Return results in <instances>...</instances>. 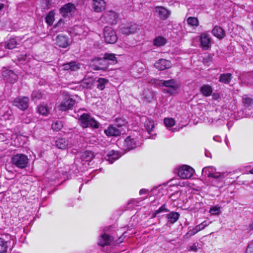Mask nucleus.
I'll use <instances>...</instances> for the list:
<instances>
[{
    "mask_svg": "<svg viewBox=\"0 0 253 253\" xmlns=\"http://www.w3.org/2000/svg\"><path fill=\"white\" fill-rule=\"evenodd\" d=\"M62 70L70 71H76L80 68V64L75 61H72L63 64L61 66Z\"/></svg>",
    "mask_w": 253,
    "mask_h": 253,
    "instance_id": "nucleus-18",
    "label": "nucleus"
},
{
    "mask_svg": "<svg viewBox=\"0 0 253 253\" xmlns=\"http://www.w3.org/2000/svg\"><path fill=\"white\" fill-rule=\"evenodd\" d=\"M212 34L219 39H221L225 36L224 31L219 26H215L212 31Z\"/></svg>",
    "mask_w": 253,
    "mask_h": 253,
    "instance_id": "nucleus-26",
    "label": "nucleus"
},
{
    "mask_svg": "<svg viewBox=\"0 0 253 253\" xmlns=\"http://www.w3.org/2000/svg\"><path fill=\"white\" fill-rule=\"evenodd\" d=\"M11 163L13 165L19 169H24L28 166L29 159L25 154H16L12 157Z\"/></svg>",
    "mask_w": 253,
    "mask_h": 253,
    "instance_id": "nucleus-4",
    "label": "nucleus"
},
{
    "mask_svg": "<svg viewBox=\"0 0 253 253\" xmlns=\"http://www.w3.org/2000/svg\"><path fill=\"white\" fill-rule=\"evenodd\" d=\"M165 191V190L160 186L154 187L151 190L152 194L157 196V198L161 197Z\"/></svg>",
    "mask_w": 253,
    "mask_h": 253,
    "instance_id": "nucleus-31",
    "label": "nucleus"
},
{
    "mask_svg": "<svg viewBox=\"0 0 253 253\" xmlns=\"http://www.w3.org/2000/svg\"><path fill=\"white\" fill-rule=\"evenodd\" d=\"M49 2L48 0H42V6L43 8H49Z\"/></svg>",
    "mask_w": 253,
    "mask_h": 253,
    "instance_id": "nucleus-50",
    "label": "nucleus"
},
{
    "mask_svg": "<svg viewBox=\"0 0 253 253\" xmlns=\"http://www.w3.org/2000/svg\"><path fill=\"white\" fill-rule=\"evenodd\" d=\"M79 155L81 160L86 162H90L94 157L93 153L90 151L80 152Z\"/></svg>",
    "mask_w": 253,
    "mask_h": 253,
    "instance_id": "nucleus-24",
    "label": "nucleus"
},
{
    "mask_svg": "<svg viewBox=\"0 0 253 253\" xmlns=\"http://www.w3.org/2000/svg\"><path fill=\"white\" fill-rule=\"evenodd\" d=\"M116 122L117 126L119 127L124 126L126 124V121L121 119H116Z\"/></svg>",
    "mask_w": 253,
    "mask_h": 253,
    "instance_id": "nucleus-48",
    "label": "nucleus"
},
{
    "mask_svg": "<svg viewBox=\"0 0 253 253\" xmlns=\"http://www.w3.org/2000/svg\"><path fill=\"white\" fill-rule=\"evenodd\" d=\"M179 214L177 212L171 211L169 213L167 214V217L168 219V222L170 223L173 224L178 219Z\"/></svg>",
    "mask_w": 253,
    "mask_h": 253,
    "instance_id": "nucleus-29",
    "label": "nucleus"
},
{
    "mask_svg": "<svg viewBox=\"0 0 253 253\" xmlns=\"http://www.w3.org/2000/svg\"><path fill=\"white\" fill-rule=\"evenodd\" d=\"M167 43V40L164 37L159 36L153 40L154 45L157 47L164 46Z\"/></svg>",
    "mask_w": 253,
    "mask_h": 253,
    "instance_id": "nucleus-28",
    "label": "nucleus"
},
{
    "mask_svg": "<svg viewBox=\"0 0 253 253\" xmlns=\"http://www.w3.org/2000/svg\"><path fill=\"white\" fill-rule=\"evenodd\" d=\"M224 141H225V143L226 145V146L229 147V146H230V143H229V141L227 138V136H225V139H224Z\"/></svg>",
    "mask_w": 253,
    "mask_h": 253,
    "instance_id": "nucleus-56",
    "label": "nucleus"
},
{
    "mask_svg": "<svg viewBox=\"0 0 253 253\" xmlns=\"http://www.w3.org/2000/svg\"><path fill=\"white\" fill-rule=\"evenodd\" d=\"M3 76L6 82L11 84L14 83L17 80V76L13 71L10 70L4 71Z\"/></svg>",
    "mask_w": 253,
    "mask_h": 253,
    "instance_id": "nucleus-19",
    "label": "nucleus"
},
{
    "mask_svg": "<svg viewBox=\"0 0 253 253\" xmlns=\"http://www.w3.org/2000/svg\"><path fill=\"white\" fill-rule=\"evenodd\" d=\"M24 36H18L10 38L6 42L0 44V57L5 56L4 50L6 48L12 49L20 45L23 40Z\"/></svg>",
    "mask_w": 253,
    "mask_h": 253,
    "instance_id": "nucleus-2",
    "label": "nucleus"
},
{
    "mask_svg": "<svg viewBox=\"0 0 253 253\" xmlns=\"http://www.w3.org/2000/svg\"><path fill=\"white\" fill-rule=\"evenodd\" d=\"M138 29V26L135 24L130 23L122 24L119 28V31L123 34L129 35L134 33Z\"/></svg>",
    "mask_w": 253,
    "mask_h": 253,
    "instance_id": "nucleus-12",
    "label": "nucleus"
},
{
    "mask_svg": "<svg viewBox=\"0 0 253 253\" xmlns=\"http://www.w3.org/2000/svg\"><path fill=\"white\" fill-rule=\"evenodd\" d=\"M212 91L213 89L212 87L209 84H204L200 88V91L201 93L205 96H210L211 94Z\"/></svg>",
    "mask_w": 253,
    "mask_h": 253,
    "instance_id": "nucleus-27",
    "label": "nucleus"
},
{
    "mask_svg": "<svg viewBox=\"0 0 253 253\" xmlns=\"http://www.w3.org/2000/svg\"><path fill=\"white\" fill-rule=\"evenodd\" d=\"M200 43L201 47L204 50H208L210 47L211 40L207 33H202L200 36Z\"/></svg>",
    "mask_w": 253,
    "mask_h": 253,
    "instance_id": "nucleus-15",
    "label": "nucleus"
},
{
    "mask_svg": "<svg viewBox=\"0 0 253 253\" xmlns=\"http://www.w3.org/2000/svg\"><path fill=\"white\" fill-rule=\"evenodd\" d=\"M92 79H84L82 81V85L85 88H90L92 85Z\"/></svg>",
    "mask_w": 253,
    "mask_h": 253,
    "instance_id": "nucleus-43",
    "label": "nucleus"
},
{
    "mask_svg": "<svg viewBox=\"0 0 253 253\" xmlns=\"http://www.w3.org/2000/svg\"><path fill=\"white\" fill-rule=\"evenodd\" d=\"M232 75L230 73H224L220 75L219 81L222 83L228 84L232 79Z\"/></svg>",
    "mask_w": 253,
    "mask_h": 253,
    "instance_id": "nucleus-30",
    "label": "nucleus"
},
{
    "mask_svg": "<svg viewBox=\"0 0 253 253\" xmlns=\"http://www.w3.org/2000/svg\"><path fill=\"white\" fill-rule=\"evenodd\" d=\"M230 172H219L212 166L204 167L202 169V175L213 178L212 183L217 187H222L226 178H228Z\"/></svg>",
    "mask_w": 253,
    "mask_h": 253,
    "instance_id": "nucleus-1",
    "label": "nucleus"
},
{
    "mask_svg": "<svg viewBox=\"0 0 253 253\" xmlns=\"http://www.w3.org/2000/svg\"><path fill=\"white\" fill-rule=\"evenodd\" d=\"M74 29L77 32V34L79 35H84V32L82 31V29L81 27L79 26H75Z\"/></svg>",
    "mask_w": 253,
    "mask_h": 253,
    "instance_id": "nucleus-53",
    "label": "nucleus"
},
{
    "mask_svg": "<svg viewBox=\"0 0 253 253\" xmlns=\"http://www.w3.org/2000/svg\"><path fill=\"white\" fill-rule=\"evenodd\" d=\"M194 169L188 165H183L177 168L178 176L181 179L190 178L194 173Z\"/></svg>",
    "mask_w": 253,
    "mask_h": 253,
    "instance_id": "nucleus-6",
    "label": "nucleus"
},
{
    "mask_svg": "<svg viewBox=\"0 0 253 253\" xmlns=\"http://www.w3.org/2000/svg\"><path fill=\"white\" fill-rule=\"evenodd\" d=\"M229 124H230V123H228L227 124V127H228V129H230V127L232 126V124H231V125H230V126Z\"/></svg>",
    "mask_w": 253,
    "mask_h": 253,
    "instance_id": "nucleus-61",
    "label": "nucleus"
},
{
    "mask_svg": "<svg viewBox=\"0 0 253 253\" xmlns=\"http://www.w3.org/2000/svg\"><path fill=\"white\" fill-rule=\"evenodd\" d=\"M79 121L81 126L84 128L91 127L94 128H98L99 127V123L87 114H83L81 115Z\"/></svg>",
    "mask_w": 253,
    "mask_h": 253,
    "instance_id": "nucleus-5",
    "label": "nucleus"
},
{
    "mask_svg": "<svg viewBox=\"0 0 253 253\" xmlns=\"http://www.w3.org/2000/svg\"><path fill=\"white\" fill-rule=\"evenodd\" d=\"M29 98L26 96H19L12 101L13 106L22 111L26 110L29 106Z\"/></svg>",
    "mask_w": 253,
    "mask_h": 253,
    "instance_id": "nucleus-10",
    "label": "nucleus"
},
{
    "mask_svg": "<svg viewBox=\"0 0 253 253\" xmlns=\"http://www.w3.org/2000/svg\"><path fill=\"white\" fill-rule=\"evenodd\" d=\"M187 22L191 26L197 27L199 25V21L196 17H189L187 18Z\"/></svg>",
    "mask_w": 253,
    "mask_h": 253,
    "instance_id": "nucleus-39",
    "label": "nucleus"
},
{
    "mask_svg": "<svg viewBox=\"0 0 253 253\" xmlns=\"http://www.w3.org/2000/svg\"><path fill=\"white\" fill-rule=\"evenodd\" d=\"M164 123L167 127H170L175 125V120L172 118H166L164 120Z\"/></svg>",
    "mask_w": 253,
    "mask_h": 253,
    "instance_id": "nucleus-41",
    "label": "nucleus"
},
{
    "mask_svg": "<svg viewBox=\"0 0 253 253\" xmlns=\"http://www.w3.org/2000/svg\"><path fill=\"white\" fill-rule=\"evenodd\" d=\"M247 232H251L253 230V219L251 221V223L245 229Z\"/></svg>",
    "mask_w": 253,
    "mask_h": 253,
    "instance_id": "nucleus-51",
    "label": "nucleus"
},
{
    "mask_svg": "<svg viewBox=\"0 0 253 253\" xmlns=\"http://www.w3.org/2000/svg\"><path fill=\"white\" fill-rule=\"evenodd\" d=\"M108 83V80L105 78H100L96 81V87L102 90L105 87L106 84Z\"/></svg>",
    "mask_w": 253,
    "mask_h": 253,
    "instance_id": "nucleus-32",
    "label": "nucleus"
},
{
    "mask_svg": "<svg viewBox=\"0 0 253 253\" xmlns=\"http://www.w3.org/2000/svg\"><path fill=\"white\" fill-rule=\"evenodd\" d=\"M197 247L198 246L196 245V244H194L190 247V250L192 251L196 252L198 250Z\"/></svg>",
    "mask_w": 253,
    "mask_h": 253,
    "instance_id": "nucleus-54",
    "label": "nucleus"
},
{
    "mask_svg": "<svg viewBox=\"0 0 253 253\" xmlns=\"http://www.w3.org/2000/svg\"><path fill=\"white\" fill-rule=\"evenodd\" d=\"M155 67L159 70H164L171 67L172 64L170 61L160 59L158 60L154 64Z\"/></svg>",
    "mask_w": 253,
    "mask_h": 253,
    "instance_id": "nucleus-16",
    "label": "nucleus"
},
{
    "mask_svg": "<svg viewBox=\"0 0 253 253\" xmlns=\"http://www.w3.org/2000/svg\"><path fill=\"white\" fill-rule=\"evenodd\" d=\"M56 44L62 48H66L70 45L67 37L63 35H58L56 37Z\"/></svg>",
    "mask_w": 253,
    "mask_h": 253,
    "instance_id": "nucleus-20",
    "label": "nucleus"
},
{
    "mask_svg": "<svg viewBox=\"0 0 253 253\" xmlns=\"http://www.w3.org/2000/svg\"><path fill=\"white\" fill-rule=\"evenodd\" d=\"M144 126L149 134H150L154 128V123L152 120L147 119L144 123Z\"/></svg>",
    "mask_w": 253,
    "mask_h": 253,
    "instance_id": "nucleus-35",
    "label": "nucleus"
},
{
    "mask_svg": "<svg viewBox=\"0 0 253 253\" xmlns=\"http://www.w3.org/2000/svg\"><path fill=\"white\" fill-rule=\"evenodd\" d=\"M63 127V124L61 121H56L52 124V128L54 130L59 131Z\"/></svg>",
    "mask_w": 253,
    "mask_h": 253,
    "instance_id": "nucleus-44",
    "label": "nucleus"
},
{
    "mask_svg": "<svg viewBox=\"0 0 253 253\" xmlns=\"http://www.w3.org/2000/svg\"><path fill=\"white\" fill-rule=\"evenodd\" d=\"M139 145L138 139L133 135H130L125 139L124 143V149L125 151H129Z\"/></svg>",
    "mask_w": 253,
    "mask_h": 253,
    "instance_id": "nucleus-11",
    "label": "nucleus"
},
{
    "mask_svg": "<svg viewBox=\"0 0 253 253\" xmlns=\"http://www.w3.org/2000/svg\"><path fill=\"white\" fill-rule=\"evenodd\" d=\"M194 228L195 229V230H196L197 233L201 230L200 226H198V225L196 226L195 227H194Z\"/></svg>",
    "mask_w": 253,
    "mask_h": 253,
    "instance_id": "nucleus-58",
    "label": "nucleus"
},
{
    "mask_svg": "<svg viewBox=\"0 0 253 253\" xmlns=\"http://www.w3.org/2000/svg\"><path fill=\"white\" fill-rule=\"evenodd\" d=\"M57 147L61 149H64L68 145V142L64 138H59L55 142Z\"/></svg>",
    "mask_w": 253,
    "mask_h": 253,
    "instance_id": "nucleus-34",
    "label": "nucleus"
},
{
    "mask_svg": "<svg viewBox=\"0 0 253 253\" xmlns=\"http://www.w3.org/2000/svg\"><path fill=\"white\" fill-rule=\"evenodd\" d=\"M4 7V4L0 2V10H1Z\"/></svg>",
    "mask_w": 253,
    "mask_h": 253,
    "instance_id": "nucleus-60",
    "label": "nucleus"
},
{
    "mask_svg": "<svg viewBox=\"0 0 253 253\" xmlns=\"http://www.w3.org/2000/svg\"><path fill=\"white\" fill-rule=\"evenodd\" d=\"M76 10L75 6L71 3H68L65 4L60 8V12L64 17H70L75 12Z\"/></svg>",
    "mask_w": 253,
    "mask_h": 253,
    "instance_id": "nucleus-13",
    "label": "nucleus"
},
{
    "mask_svg": "<svg viewBox=\"0 0 253 253\" xmlns=\"http://www.w3.org/2000/svg\"><path fill=\"white\" fill-rule=\"evenodd\" d=\"M105 8V2L104 0H93V9L94 11L99 12Z\"/></svg>",
    "mask_w": 253,
    "mask_h": 253,
    "instance_id": "nucleus-21",
    "label": "nucleus"
},
{
    "mask_svg": "<svg viewBox=\"0 0 253 253\" xmlns=\"http://www.w3.org/2000/svg\"><path fill=\"white\" fill-rule=\"evenodd\" d=\"M150 137L152 139H155V135H152V136H150Z\"/></svg>",
    "mask_w": 253,
    "mask_h": 253,
    "instance_id": "nucleus-62",
    "label": "nucleus"
},
{
    "mask_svg": "<svg viewBox=\"0 0 253 253\" xmlns=\"http://www.w3.org/2000/svg\"><path fill=\"white\" fill-rule=\"evenodd\" d=\"M113 241L111 236L104 233L102 235L99 239L98 244L101 246H105L111 244Z\"/></svg>",
    "mask_w": 253,
    "mask_h": 253,
    "instance_id": "nucleus-23",
    "label": "nucleus"
},
{
    "mask_svg": "<svg viewBox=\"0 0 253 253\" xmlns=\"http://www.w3.org/2000/svg\"><path fill=\"white\" fill-rule=\"evenodd\" d=\"M143 98L147 102H150L154 97V93L149 89L145 90L143 93Z\"/></svg>",
    "mask_w": 253,
    "mask_h": 253,
    "instance_id": "nucleus-33",
    "label": "nucleus"
},
{
    "mask_svg": "<svg viewBox=\"0 0 253 253\" xmlns=\"http://www.w3.org/2000/svg\"><path fill=\"white\" fill-rule=\"evenodd\" d=\"M169 211V210L166 208V204H164L158 210L154 211L153 213V216L156 217L159 213L163 212H168Z\"/></svg>",
    "mask_w": 253,
    "mask_h": 253,
    "instance_id": "nucleus-46",
    "label": "nucleus"
},
{
    "mask_svg": "<svg viewBox=\"0 0 253 253\" xmlns=\"http://www.w3.org/2000/svg\"><path fill=\"white\" fill-rule=\"evenodd\" d=\"M246 253H253V242L251 243L248 245Z\"/></svg>",
    "mask_w": 253,
    "mask_h": 253,
    "instance_id": "nucleus-49",
    "label": "nucleus"
},
{
    "mask_svg": "<svg viewBox=\"0 0 253 253\" xmlns=\"http://www.w3.org/2000/svg\"><path fill=\"white\" fill-rule=\"evenodd\" d=\"M158 85L160 86H165L168 89L164 90V92L172 94L173 92L178 87V85L174 79H170L169 80H161L158 83Z\"/></svg>",
    "mask_w": 253,
    "mask_h": 253,
    "instance_id": "nucleus-7",
    "label": "nucleus"
},
{
    "mask_svg": "<svg viewBox=\"0 0 253 253\" xmlns=\"http://www.w3.org/2000/svg\"><path fill=\"white\" fill-rule=\"evenodd\" d=\"M210 212L212 215H219L221 213V207L218 205L211 207Z\"/></svg>",
    "mask_w": 253,
    "mask_h": 253,
    "instance_id": "nucleus-38",
    "label": "nucleus"
},
{
    "mask_svg": "<svg viewBox=\"0 0 253 253\" xmlns=\"http://www.w3.org/2000/svg\"><path fill=\"white\" fill-rule=\"evenodd\" d=\"M121 238H120L119 239V240H120L119 242H120V243L122 242V240H121Z\"/></svg>",
    "mask_w": 253,
    "mask_h": 253,
    "instance_id": "nucleus-64",
    "label": "nucleus"
},
{
    "mask_svg": "<svg viewBox=\"0 0 253 253\" xmlns=\"http://www.w3.org/2000/svg\"><path fill=\"white\" fill-rule=\"evenodd\" d=\"M242 102L244 104V105L245 108L250 110L251 107L253 104V99L251 97L244 96L243 97Z\"/></svg>",
    "mask_w": 253,
    "mask_h": 253,
    "instance_id": "nucleus-36",
    "label": "nucleus"
},
{
    "mask_svg": "<svg viewBox=\"0 0 253 253\" xmlns=\"http://www.w3.org/2000/svg\"><path fill=\"white\" fill-rule=\"evenodd\" d=\"M210 223L208 222L207 221H204L200 224L198 225V226H200L201 230L204 229L206 227L209 225Z\"/></svg>",
    "mask_w": 253,
    "mask_h": 253,
    "instance_id": "nucleus-52",
    "label": "nucleus"
},
{
    "mask_svg": "<svg viewBox=\"0 0 253 253\" xmlns=\"http://www.w3.org/2000/svg\"><path fill=\"white\" fill-rule=\"evenodd\" d=\"M104 37L106 43H115L118 39L116 32L110 27H106L104 30Z\"/></svg>",
    "mask_w": 253,
    "mask_h": 253,
    "instance_id": "nucleus-8",
    "label": "nucleus"
},
{
    "mask_svg": "<svg viewBox=\"0 0 253 253\" xmlns=\"http://www.w3.org/2000/svg\"><path fill=\"white\" fill-rule=\"evenodd\" d=\"M8 248L7 242L0 238V253H6Z\"/></svg>",
    "mask_w": 253,
    "mask_h": 253,
    "instance_id": "nucleus-37",
    "label": "nucleus"
},
{
    "mask_svg": "<svg viewBox=\"0 0 253 253\" xmlns=\"http://www.w3.org/2000/svg\"><path fill=\"white\" fill-rule=\"evenodd\" d=\"M137 203V201L136 200H133L131 201V204L133 205H136V204Z\"/></svg>",
    "mask_w": 253,
    "mask_h": 253,
    "instance_id": "nucleus-59",
    "label": "nucleus"
},
{
    "mask_svg": "<svg viewBox=\"0 0 253 253\" xmlns=\"http://www.w3.org/2000/svg\"><path fill=\"white\" fill-rule=\"evenodd\" d=\"M105 134L109 136H117L120 135V130L113 126H110L104 130Z\"/></svg>",
    "mask_w": 253,
    "mask_h": 253,
    "instance_id": "nucleus-22",
    "label": "nucleus"
},
{
    "mask_svg": "<svg viewBox=\"0 0 253 253\" xmlns=\"http://www.w3.org/2000/svg\"><path fill=\"white\" fill-rule=\"evenodd\" d=\"M120 157L121 155L118 152L112 150L108 153L106 156V160L111 164Z\"/></svg>",
    "mask_w": 253,
    "mask_h": 253,
    "instance_id": "nucleus-25",
    "label": "nucleus"
},
{
    "mask_svg": "<svg viewBox=\"0 0 253 253\" xmlns=\"http://www.w3.org/2000/svg\"><path fill=\"white\" fill-rule=\"evenodd\" d=\"M148 190L146 189H142L139 191V194L140 195H143L147 193L148 192Z\"/></svg>",
    "mask_w": 253,
    "mask_h": 253,
    "instance_id": "nucleus-55",
    "label": "nucleus"
},
{
    "mask_svg": "<svg viewBox=\"0 0 253 253\" xmlns=\"http://www.w3.org/2000/svg\"><path fill=\"white\" fill-rule=\"evenodd\" d=\"M45 20L46 23L48 25H52L54 21V12L52 11H50L46 15L45 17Z\"/></svg>",
    "mask_w": 253,
    "mask_h": 253,
    "instance_id": "nucleus-42",
    "label": "nucleus"
},
{
    "mask_svg": "<svg viewBox=\"0 0 253 253\" xmlns=\"http://www.w3.org/2000/svg\"><path fill=\"white\" fill-rule=\"evenodd\" d=\"M42 95L41 91L40 90H35L33 92L31 95V98L33 101H36L42 98Z\"/></svg>",
    "mask_w": 253,
    "mask_h": 253,
    "instance_id": "nucleus-40",
    "label": "nucleus"
},
{
    "mask_svg": "<svg viewBox=\"0 0 253 253\" xmlns=\"http://www.w3.org/2000/svg\"><path fill=\"white\" fill-rule=\"evenodd\" d=\"M213 139L214 141L217 142H220L221 140V138L218 136H214Z\"/></svg>",
    "mask_w": 253,
    "mask_h": 253,
    "instance_id": "nucleus-57",
    "label": "nucleus"
},
{
    "mask_svg": "<svg viewBox=\"0 0 253 253\" xmlns=\"http://www.w3.org/2000/svg\"><path fill=\"white\" fill-rule=\"evenodd\" d=\"M110 61L112 64L117 63V60L115 56V54L112 53H105L104 55L103 58L100 60V63L103 64L102 66L96 67V70H105L108 67V61Z\"/></svg>",
    "mask_w": 253,
    "mask_h": 253,
    "instance_id": "nucleus-9",
    "label": "nucleus"
},
{
    "mask_svg": "<svg viewBox=\"0 0 253 253\" xmlns=\"http://www.w3.org/2000/svg\"><path fill=\"white\" fill-rule=\"evenodd\" d=\"M155 12L158 14L159 18L162 20L167 19L170 14L169 11L162 6L156 7Z\"/></svg>",
    "mask_w": 253,
    "mask_h": 253,
    "instance_id": "nucleus-17",
    "label": "nucleus"
},
{
    "mask_svg": "<svg viewBox=\"0 0 253 253\" xmlns=\"http://www.w3.org/2000/svg\"><path fill=\"white\" fill-rule=\"evenodd\" d=\"M118 18V15L115 11H109L105 12L101 19L102 21H105L111 24H115Z\"/></svg>",
    "mask_w": 253,
    "mask_h": 253,
    "instance_id": "nucleus-14",
    "label": "nucleus"
},
{
    "mask_svg": "<svg viewBox=\"0 0 253 253\" xmlns=\"http://www.w3.org/2000/svg\"><path fill=\"white\" fill-rule=\"evenodd\" d=\"M75 100L69 95L65 94L63 96L62 100L57 103V108L61 111H66L71 109L75 104Z\"/></svg>",
    "mask_w": 253,
    "mask_h": 253,
    "instance_id": "nucleus-3",
    "label": "nucleus"
},
{
    "mask_svg": "<svg viewBox=\"0 0 253 253\" xmlns=\"http://www.w3.org/2000/svg\"><path fill=\"white\" fill-rule=\"evenodd\" d=\"M196 233L197 232L196 230H195V229L193 228L192 229L189 230L186 233V234L184 235V237L185 238H189Z\"/></svg>",
    "mask_w": 253,
    "mask_h": 253,
    "instance_id": "nucleus-47",
    "label": "nucleus"
},
{
    "mask_svg": "<svg viewBox=\"0 0 253 253\" xmlns=\"http://www.w3.org/2000/svg\"><path fill=\"white\" fill-rule=\"evenodd\" d=\"M48 109L46 106L41 105L38 107V112L39 114L45 116L48 113Z\"/></svg>",
    "mask_w": 253,
    "mask_h": 253,
    "instance_id": "nucleus-45",
    "label": "nucleus"
},
{
    "mask_svg": "<svg viewBox=\"0 0 253 253\" xmlns=\"http://www.w3.org/2000/svg\"><path fill=\"white\" fill-rule=\"evenodd\" d=\"M250 172L252 174H253V169H251L250 170Z\"/></svg>",
    "mask_w": 253,
    "mask_h": 253,
    "instance_id": "nucleus-63",
    "label": "nucleus"
}]
</instances>
